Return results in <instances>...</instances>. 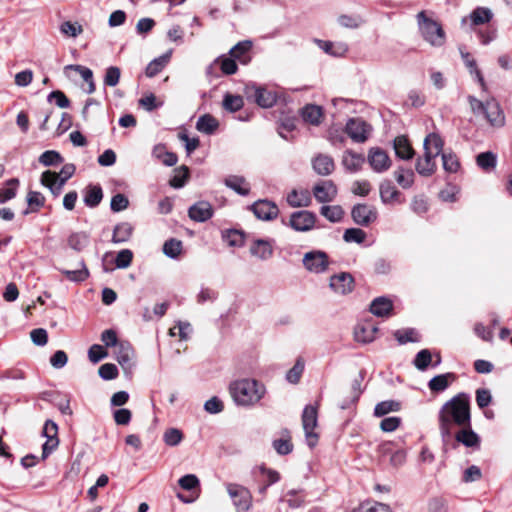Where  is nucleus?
<instances>
[{
	"label": "nucleus",
	"mask_w": 512,
	"mask_h": 512,
	"mask_svg": "<svg viewBox=\"0 0 512 512\" xmlns=\"http://www.w3.org/2000/svg\"><path fill=\"white\" fill-rule=\"evenodd\" d=\"M393 310L392 301L384 296L375 298L370 305V312L377 317H388Z\"/></svg>",
	"instance_id": "26"
},
{
	"label": "nucleus",
	"mask_w": 512,
	"mask_h": 512,
	"mask_svg": "<svg viewBox=\"0 0 512 512\" xmlns=\"http://www.w3.org/2000/svg\"><path fill=\"white\" fill-rule=\"evenodd\" d=\"M133 233V226L128 222L118 223L113 229L112 242L115 244L127 242Z\"/></svg>",
	"instance_id": "33"
},
{
	"label": "nucleus",
	"mask_w": 512,
	"mask_h": 512,
	"mask_svg": "<svg viewBox=\"0 0 512 512\" xmlns=\"http://www.w3.org/2000/svg\"><path fill=\"white\" fill-rule=\"evenodd\" d=\"M460 53L466 66L469 68L470 73L475 76L477 82L480 84L482 89L485 90L486 83L481 71L477 68L476 61L470 57V54L468 52L463 51L461 48Z\"/></svg>",
	"instance_id": "45"
},
{
	"label": "nucleus",
	"mask_w": 512,
	"mask_h": 512,
	"mask_svg": "<svg viewBox=\"0 0 512 512\" xmlns=\"http://www.w3.org/2000/svg\"><path fill=\"white\" fill-rule=\"evenodd\" d=\"M417 19L421 35L428 43L435 47L445 43V32L437 21L426 17L424 11L417 14Z\"/></svg>",
	"instance_id": "3"
},
{
	"label": "nucleus",
	"mask_w": 512,
	"mask_h": 512,
	"mask_svg": "<svg viewBox=\"0 0 512 512\" xmlns=\"http://www.w3.org/2000/svg\"><path fill=\"white\" fill-rule=\"evenodd\" d=\"M401 409V404L395 400H386L376 404L374 408V415L382 417L390 412H398Z\"/></svg>",
	"instance_id": "49"
},
{
	"label": "nucleus",
	"mask_w": 512,
	"mask_h": 512,
	"mask_svg": "<svg viewBox=\"0 0 512 512\" xmlns=\"http://www.w3.org/2000/svg\"><path fill=\"white\" fill-rule=\"evenodd\" d=\"M431 362H432V355H431L430 350L422 349L416 354V356L413 360V365L419 371H425L429 367Z\"/></svg>",
	"instance_id": "56"
},
{
	"label": "nucleus",
	"mask_w": 512,
	"mask_h": 512,
	"mask_svg": "<svg viewBox=\"0 0 512 512\" xmlns=\"http://www.w3.org/2000/svg\"><path fill=\"white\" fill-rule=\"evenodd\" d=\"M41 183L48 187L54 196H58L62 192V188L64 186V184L58 181V174L50 170L42 173Z\"/></svg>",
	"instance_id": "34"
},
{
	"label": "nucleus",
	"mask_w": 512,
	"mask_h": 512,
	"mask_svg": "<svg viewBox=\"0 0 512 512\" xmlns=\"http://www.w3.org/2000/svg\"><path fill=\"white\" fill-rule=\"evenodd\" d=\"M223 239L231 247H240L244 244L243 232L235 229L226 231L223 234Z\"/></svg>",
	"instance_id": "58"
},
{
	"label": "nucleus",
	"mask_w": 512,
	"mask_h": 512,
	"mask_svg": "<svg viewBox=\"0 0 512 512\" xmlns=\"http://www.w3.org/2000/svg\"><path fill=\"white\" fill-rule=\"evenodd\" d=\"M329 287L337 294H349L354 289V278L348 272H341L331 276Z\"/></svg>",
	"instance_id": "13"
},
{
	"label": "nucleus",
	"mask_w": 512,
	"mask_h": 512,
	"mask_svg": "<svg viewBox=\"0 0 512 512\" xmlns=\"http://www.w3.org/2000/svg\"><path fill=\"white\" fill-rule=\"evenodd\" d=\"M342 163L347 170L356 172L364 163V157L361 154L348 150L343 156Z\"/></svg>",
	"instance_id": "40"
},
{
	"label": "nucleus",
	"mask_w": 512,
	"mask_h": 512,
	"mask_svg": "<svg viewBox=\"0 0 512 512\" xmlns=\"http://www.w3.org/2000/svg\"><path fill=\"white\" fill-rule=\"evenodd\" d=\"M316 43L318 44L319 48L331 56L342 57L348 51V46L345 43H334L325 40H316Z\"/></svg>",
	"instance_id": "30"
},
{
	"label": "nucleus",
	"mask_w": 512,
	"mask_h": 512,
	"mask_svg": "<svg viewBox=\"0 0 512 512\" xmlns=\"http://www.w3.org/2000/svg\"><path fill=\"white\" fill-rule=\"evenodd\" d=\"M302 424L306 441L309 447H314L318 441V435L314 432L317 426V408L307 405L302 413Z\"/></svg>",
	"instance_id": "5"
},
{
	"label": "nucleus",
	"mask_w": 512,
	"mask_h": 512,
	"mask_svg": "<svg viewBox=\"0 0 512 512\" xmlns=\"http://www.w3.org/2000/svg\"><path fill=\"white\" fill-rule=\"evenodd\" d=\"M312 167L318 175L328 176L334 171L335 164L331 156L318 154L312 159Z\"/></svg>",
	"instance_id": "20"
},
{
	"label": "nucleus",
	"mask_w": 512,
	"mask_h": 512,
	"mask_svg": "<svg viewBox=\"0 0 512 512\" xmlns=\"http://www.w3.org/2000/svg\"><path fill=\"white\" fill-rule=\"evenodd\" d=\"M395 339L400 345L406 343H417L420 342V335L414 328L398 329L393 333Z\"/></svg>",
	"instance_id": "41"
},
{
	"label": "nucleus",
	"mask_w": 512,
	"mask_h": 512,
	"mask_svg": "<svg viewBox=\"0 0 512 512\" xmlns=\"http://www.w3.org/2000/svg\"><path fill=\"white\" fill-rule=\"evenodd\" d=\"M281 435V438L272 442V446L279 455H288L293 451L290 432L288 429H283Z\"/></svg>",
	"instance_id": "29"
},
{
	"label": "nucleus",
	"mask_w": 512,
	"mask_h": 512,
	"mask_svg": "<svg viewBox=\"0 0 512 512\" xmlns=\"http://www.w3.org/2000/svg\"><path fill=\"white\" fill-rule=\"evenodd\" d=\"M456 440L459 443H462L466 447H477L480 443L479 436L471 429V425L469 427H464V429L460 430L456 436Z\"/></svg>",
	"instance_id": "37"
},
{
	"label": "nucleus",
	"mask_w": 512,
	"mask_h": 512,
	"mask_svg": "<svg viewBox=\"0 0 512 512\" xmlns=\"http://www.w3.org/2000/svg\"><path fill=\"white\" fill-rule=\"evenodd\" d=\"M245 94L248 99L253 100L262 108L272 107L277 100V96L274 92L255 84L247 85Z\"/></svg>",
	"instance_id": "6"
},
{
	"label": "nucleus",
	"mask_w": 512,
	"mask_h": 512,
	"mask_svg": "<svg viewBox=\"0 0 512 512\" xmlns=\"http://www.w3.org/2000/svg\"><path fill=\"white\" fill-rule=\"evenodd\" d=\"M182 252V242L176 238H171L165 241L163 245V253L171 258H177Z\"/></svg>",
	"instance_id": "54"
},
{
	"label": "nucleus",
	"mask_w": 512,
	"mask_h": 512,
	"mask_svg": "<svg viewBox=\"0 0 512 512\" xmlns=\"http://www.w3.org/2000/svg\"><path fill=\"white\" fill-rule=\"evenodd\" d=\"M361 393H362L361 379H355L351 385V397L349 399L343 400V402L339 405V407L342 410L349 408L350 405H352L358 401Z\"/></svg>",
	"instance_id": "57"
},
{
	"label": "nucleus",
	"mask_w": 512,
	"mask_h": 512,
	"mask_svg": "<svg viewBox=\"0 0 512 512\" xmlns=\"http://www.w3.org/2000/svg\"><path fill=\"white\" fill-rule=\"evenodd\" d=\"M315 223L316 214L309 210L293 212L289 220V226L298 232H307L312 230Z\"/></svg>",
	"instance_id": "8"
},
{
	"label": "nucleus",
	"mask_w": 512,
	"mask_h": 512,
	"mask_svg": "<svg viewBox=\"0 0 512 512\" xmlns=\"http://www.w3.org/2000/svg\"><path fill=\"white\" fill-rule=\"evenodd\" d=\"M171 51L153 59L146 67L145 74L147 77H154L160 73L169 62Z\"/></svg>",
	"instance_id": "38"
},
{
	"label": "nucleus",
	"mask_w": 512,
	"mask_h": 512,
	"mask_svg": "<svg viewBox=\"0 0 512 512\" xmlns=\"http://www.w3.org/2000/svg\"><path fill=\"white\" fill-rule=\"evenodd\" d=\"M230 395L238 406L251 407L265 395V386L255 379H240L229 385Z\"/></svg>",
	"instance_id": "2"
},
{
	"label": "nucleus",
	"mask_w": 512,
	"mask_h": 512,
	"mask_svg": "<svg viewBox=\"0 0 512 512\" xmlns=\"http://www.w3.org/2000/svg\"><path fill=\"white\" fill-rule=\"evenodd\" d=\"M443 168L449 173H455L460 167L459 160L454 153H441Z\"/></svg>",
	"instance_id": "59"
},
{
	"label": "nucleus",
	"mask_w": 512,
	"mask_h": 512,
	"mask_svg": "<svg viewBox=\"0 0 512 512\" xmlns=\"http://www.w3.org/2000/svg\"><path fill=\"white\" fill-rule=\"evenodd\" d=\"M213 207L207 201H198L188 209V216L195 222H205L213 216Z\"/></svg>",
	"instance_id": "18"
},
{
	"label": "nucleus",
	"mask_w": 512,
	"mask_h": 512,
	"mask_svg": "<svg viewBox=\"0 0 512 512\" xmlns=\"http://www.w3.org/2000/svg\"><path fill=\"white\" fill-rule=\"evenodd\" d=\"M115 356L119 365L125 372H131L133 364L132 358L134 351L132 346L127 341H120L119 345L115 347Z\"/></svg>",
	"instance_id": "17"
},
{
	"label": "nucleus",
	"mask_w": 512,
	"mask_h": 512,
	"mask_svg": "<svg viewBox=\"0 0 512 512\" xmlns=\"http://www.w3.org/2000/svg\"><path fill=\"white\" fill-rule=\"evenodd\" d=\"M254 215L261 220L269 221L277 217L279 209L277 205L268 200H258L251 206Z\"/></svg>",
	"instance_id": "15"
},
{
	"label": "nucleus",
	"mask_w": 512,
	"mask_h": 512,
	"mask_svg": "<svg viewBox=\"0 0 512 512\" xmlns=\"http://www.w3.org/2000/svg\"><path fill=\"white\" fill-rule=\"evenodd\" d=\"M189 178V169L187 166L182 165L174 170V176L170 179L169 184L175 189L184 187Z\"/></svg>",
	"instance_id": "51"
},
{
	"label": "nucleus",
	"mask_w": 512,
	"mask_h": 512,
	"mask_svg": "<svg viewBox=\"0 0 512 512\" xmlns=\"http://www.w3.org/2000/svg\"><path fill=\"white\" fill-rule=\"evenodd\" d=\"M303 265L311 273H323L329 266L328 256L319 250L307 252L303 257Z\"/></svg>",
	"instance_id": "7"
},
{
	"label": "nucleus",
	"mask_w": 512,
	"mask_h": 512,
	"mask_svg": "<svg viewBox=\"0 0 512 512\" xmlns=\"http://www.w3.org/2000/svg\"><path fill=\"white\" fill-rule=\"evenodd\" d=\"M27 203L29 208L23 211L24 215L30 212H37L45 204V197L38 191H29L27 194Z\"/></svg>",
	"instance_id": "46"
},
{
	"label": "nucleus",
	"mask_w": 512,
	"mask_h": 512,
	"mask_svg": "<svg viewBox=\"0 0 512 512\" xmlns=\"http://www.w3.org/2000/svg\"><path fill=\"white\" fill-rule=\"evenodd\" d=\"M378 213L375 207L367 204H356L351 210V217L353 221L360 225L367 227L377 219Z\"/></svg>",
	"instance_id": "12"
},
{
	"label": "nucleus",
	"mask_w": 512,
	"mask_h": 512,
	"mask_svg": "<svg viewBox=\"0 0 512 512\" xmlns=\"http://www.w3.org/2000/svg\"><path fill=\"white\" fill-rule=\"evenodd\" d=\"M252 48V42L249 40L241 41L232 47L229 51L231 57L241 64L246 65L251 61L249 52Z\"/></svg>",
	"instance_id": "24"
},
{
	"label": "nucleus",
	"mask_w": 512,
	"mask_h": 512,
	"mask_svg": "<svg viewBox=\"0 0 512 512\" xmlns=\"http://www.w3.org/2000/svg\"><path fill=\"white\" fill-rule=\"evenodd\" d=\"M301 117L306 123L318 126L323 118L322 107L314 104H307L301 109Z\"/></svg>",
	"instance_id": "27"
},
{
	"label": "nucleus",
	"mask_w": 512,
	"mask_h": 512,
	"mask_svg": "<svg viewBox=\"0 0 512 512\" xmlns=\"http://www.w3.org/2000/svg\"><path fill=\"white\" fill-rule=\"evenodd\" d=\"M477 165L486 172L492 171L497 164V156L491 151L482 152L476 157Z\"/></svg>",
	"instance_id": "43"
},
{
	"label": "nucleus",
	"mask_w": 512,
	"mask_h": 512,
	"mask_svg": "<svg viewBox=\"0 0 512 512\" xmlns=\"http://www.w3.org/2000/svg\"><path fill=\"white\" fill-rule=\"evenodd\" d=\"M312 202L311 194L307 189H293L287 195V203L293 208L308 207Z\"/></svg>",
	"instance_id": "25"
},
{
	"label": "nucleus",
	"mask_w": 512,
	"mask_h": 512,
	"mask_svg": "<svg viewBox=\"0 0 512 512\" xmlns=\"http://www.w3.org/2000/svg\"><path fill=\"white\" fill-rule=\"evenodd\" d=\"M437 154H433L430 151L424 150L423 158H418L415 169L416 171L424 177L431 176L436 170L435 158Z\"/></svg>",
	"instance_id": "19"
},
{
	"label": "nucleus",
	"mask_w": 512,
	"mask_h": 512,
	"mask_svg": "<svg viewBox=\"0 0 512 512\" xmlns=\"http://www.w3.org/2000/svg\"><path fill=\"white\" fill-rule=\"evenodd\" d=\"M244 105V100L240 95L226 93L223 98V108L229 112L239 111Z\"/></svg>",
	"instance_id": "53"
},
{
	"label": "nucleus",
	"mask_w": 512,
	"mask_h": 512,
	"mask_svg": "<svg viewBox=\"0 0 512 512\" xmlns=\"http://www.w3.org/2000/svg\"><path fill=\"white\" fill-rule=\"evenodd\" d=\"M338 22L343 27L356 29L364 23V20L359 15H341Z\"/></svg>",
	"instance_id": "63"
},
{
	"label": "nucleus",
	"mask_w": 512,
	"mask_h": 512,
	"mask_svg": "<svg viewBox=\"0 0 512 512\" xmlns=\"http://www.w3.org/2000/svg\"><path fill=\"white\" fill-rule=\"evenodd\" d=\"M393 148L396 156L402 160H409L414 156V150L408 138L404 135H399L394 139Z\"/></svg>",
	"instance_id": "23"
},
{
	"label": "nucleus",
	"mask_w": 512,
	"mask_h": 512,
	"mask_svg": "<svg viewBox=\"0 0 512 512\" xmlns=\"http://www.w3.org/2000/svg\"><path fill=\"white\" fill-rule=\"evenodd\" d=\"M320 214L332 223L340 222L344 217V210L340 205H323Z\"/></svg>",
	"instance_id": "44"
},
{
	"label": "nucleus",
	"mask_w": 512,
	"mask_h": 512,
	"mask_svg": "<svg viewBox=\"0 0 512 512\" xmlns=\"http://www.w3.org/2000/svg\"><path fill=\"white\" fill-rule=\"evenodd\" d=\"M492 12L486 7H477L474 9L469 17L473 25H482L488 23L492 19Z\"/></svg>",
	"instance_id": "50"
},
{
	"label": "nucleus",
	"mask_w": 512,
	"mask_h": 512,
	"mask_svg": "<svg viewBox=\"0 0 512 512\" xmlns=\"http://www.w3.org/2000/svg\"><path fill=\"white\" fill-rule=\"evenodd\" d=\"M133 260V252L129 249H123L118 252L115 259V266L118 269H125L129 267Z\"/></svg>",
	"instance_id": "62"
},
{
	"label": "nucleus",
	"mask_w": 512,
	"mask_h": 512,
	"mask_svg": "<svg viewBox=\"0 0 512 512\" xmlns=\"http://www.w3.org/2000/svg\"><path fill=\"white\" fill-rule=\"evenodd\" d=\"M486 120L493 127H503L505 124V115L500 107V104L491 98L486 100V109L483 112Z\"/></svg>",
	"instance_id": "14"
},
{
	"label": "nucleus",
	"mask_w": 512,
	"mask_h": 512,
	"mask_svg": "<svg viewBox=\"0 0 512 512\" xmlns=\"http://www.w3.org/2000/svg\"><path fill=\"white\" fill-rule=\"evenodd\" d=\"M312 192L317 202L329 203L336 198L338 189L332 180H321L314 185Z\"/></svg>",
	"instance_id": "11"
},
{
	"label": "nucleus",
	"mask_w": 512,
	"mask_h": 512,
	"mask_svg": "<svg viewBox=\"0 0 512 512\" xmlns=\"http://www.w3.org/2000/svg\"><path fill=\"white\" fill-rule=\"evenodd\" d=\"M218 126V120L210 114L200 116L196 122V129L207 135L213 134L217 130Z\"/></svg>",
	"instance_id": "32"
},
{
	"label": "nucleus",
	"mask_w": 512,
	"mask_h": 512,
	"mask_svg": "<svg viewBox=\"0 0 512 512\" xmlns=\"http://www.w3.org/2000/svg\"><path fill=\"white\" fill-rule=\"evenodd\" d=\"M353 512H392L391 508L383 503H374L370 504H361L357 509H354Z\"/></svg>",
	"instance_id": "64"
},
{
	"label": "nucleus",
	"mask_w": 512,
	"mask_h": 512,
	"mask_svg": "<svg viewBox=\"0 0 512 512\" xmlns=\"http://www.w3.org/2000/svg\"><path fill=\"white\" fill-rule=\"evenodd\" d=\"M304 371V361L298 358L294 366L287 372L286 380L292 384H297Z\"/></svg>",
	"instance_id": "60"
},
{
	"label": "nucleus",
	"mask_w": 512,
	"mask_h": 512,
	"mask_svg": "<svg viewBox=\"0 0 512 512\" xmlns=\"http://www.w3.org/2000/svg\"><path fill=\"white\" fill-rule=\"evenodd\" d=\"M368 162L375 172L381 173L389 169L391 165L388 154L381 148H371L368 153Z\"/></svg>",
	"instance_id": "16"
},
{
	"label": "nucleus",
	"mask_w": 512,
	"mask_h": 512,
	"mask_svg": "<svg viewBox=\"0 0 512 512\" xmlns=\"http://www.w3.org/2000/svg\"><path fill=\"white\" fill-rule=\"evenodd\" d=\"M456 375L454 373H445L434 376L428 383V387L433 392H442L449 386V380L454 381Z\"/></svg>",
	"instance_id": "36"
},
{
	"label": "nucleus",
	"mask_w": 512,
	"mask_h": 512,
	"mask_svg": "<svg viewBox=\"0 0 512 512\" xmlns=\"http://www.w3.org/2000/svg\"><path fill=\"white\" fill-rule=\"evenodd\" d=\"M394 176L396 182L403 189L410 188L414 183V172L411 169H405L403 167H399L395 172Z\"/></svg>",
	"instance_id": "47"
},
{
	"label": "nucleus",
	"mask_w": 512,
	"mask_h": 512,
	"mask_svg": "<svg viewBox=\"0 0 512 512\" xmlns=\"http://www.w3.org/2000/svg\"><path fill=\"white\" fill-rule=\"evenodd\" d=\"M89 244V236L85 232L72 233L68 245L75 251H82Z\"/></svg>",
	"instance_id": "52"
},
{
	"label": "nucleus",
	"mask_w": 512,
	"mask_h": 512,
	"mask_svg": "<svg viewBox=\"0 0 512 512\" xmlns=\"http://www.w3.org/2000/svg\"><path fill=\"white\" fill-rule=\"evenodd\" d=\"M250 253L256 258L266 261L273 255L272 243L265 239H256L250 246Z\"/></svg>",
	"instance_id": "21"
},
{
	"label": "nucleus",
	"mask_w": 512,
	"mask_h": 512,
	"mask_svg": "<svg viewBox=\"0 0 512 512\" xmlns=\"http://www.w3.org/2000/svg\"><path fill=\"white\" fill-rule=\"evenodd\" d=\"M439 430L444 443L452 437L453 425L469 427L471 425L470 398L466 393H458L448 400L439 410Z\"/></svg>",
	"instance_id": "1"
},
{
	"label": "nucleus",
	"mask_w": 512,
	"mask_h": 512,
	"mask_svg": "<svg viewBox=\"0 0 512 512\" xmlns=\"http://www.w3.org/2000/svg\"><path fill=\"white\" fill-rule=\"evenodd\" d=\"M7 187L0 188V204H4L17 195V189L19 187V179L11 178L5 182Z\"/></svg>",
	"instance_id": "42"
},
{
	"label": "nucleus",
	"mask_w": 512,
	"mask_h": 512,
	"mask_svg": "<svg viewBox=\"0 0 512 512\" xmlns=\"http://www.w3.org/2000/svg\"><path fill=\"white\" fill-rule=\"evenodd\" d=\"M345 131L353 141L363 143L368 139L371 127L361 118H351L345 126Z\"/></svg>",
	"instance_id": "9"
},
{
	"label": "nucleus",
	"mask_w": 512,
	"mask_h": 512,
	"mask_svg": "<svg viewBox=\"0 0 512 512\" xmlns=\"http://www.w3.org/2000/svg\"><path fill=\"white\" fill-rule=\"evenodd\" d=\"M380 198L383 203H391L399 196V191L392 185L390 181H384L380 184Z\"/></svg>",
	"instance_id": "48"
},
{
	"label": "nucleus",
	"mask_w": 512,
	"mask_h": 512,
	"mask_svg": "<svg viewBox=\"0 0 512 512\" xmlns=\"http://www.w3.org/2000/svg\"><path fill=\"white\" fill-rule=\"evenodd\" d=\"M42 433L47 438L42 445V459H46L59 445L57 424L52 420H47Z\"/></svg>",
	"instance_id": "10"
},
{
	"label": "nucleus",
	"mask_w": 512,
	"mask_h": 512,
	"mask_svg": "<svg viewBox=\"0 0 512 512\" xmlns=\"http://www.w3.org/2000/svg\"><path fill=\"white\" fill-rule=\"evenodd\" d=\"M224 184L241 196H246L250 192V187L242 176L230 175L224 179Z\"/></svg>",
	"instance_id": "28"
},
{
	"label": "nucleus",
	"mask_w": 512,
	"mask_h": 512,
	"mask_svg": "<svg viewBox=\"0 0 512 512\" xmlns=\"http://www.w3.org/2000/svg\"><path fill=\"white\" fill-rule=\"evenodd\" d=\"M63 161L64 158L59 152L55 150H47L43 152L39 157V162L46 167L61 164Z\"/></svg>",
	"instance_id": "55"
},
{
	"label": "nucleus",
	"mask_w": 512,
	"mask_h": 512,
	"mask_svg": "<svg viewBox=\"0 0 512 512\" xmlns=\"http://www.w3.org/2000/svg\"><path fill=\"white\" fill-rule=\"evenodd\" d=\"M60 272L72 282H84L89 277V270L86 267L84 260L78 264V268L74 270L60 269Z\"/></svg>",
	"instance_id": "31"
},
{
	"label": "nucleus",
	"mask_w": 512,
	"mask_h": 512,
	"mask_svg": "<svg viewBox=\"0 0 512 512\" xmlns=\"http://www.w3.org/2000/svg\"><path fill=\"white\" fill-rule=\"evenodd\" d=\"M226 490L237 512H247L250 510L252 506V495L246 487L235 483H228Z\"/></svg>",
	"instance_id": "4"
},
{
	"label": "nucleus",
	"mask_w": 512,
	"mask_h": 512,
	"mask_svg": "<svg viewBox=\"0 0 512 512\" xmlns=\"http://www.w3.org/2000/svg\"><path fill=\"white\" fill-rule=\"evenodd\" d=\"M366 238V233L360 228H348L345 230L343 239L345 242H355L361 244Z\"/></svg>",
	"instance_id": "61"
},
{
	"label": "nucleus",
	"mask_w": 512,
	"mask_h": 512,
	"mask_svg": "<svg viewBox=\"0 0 512 512\" xmlns=\"http://www.w3.org/2000/svg\"><path fill=\"white\" fill-rule=\"evenodd\" d=\"M103 198V191L100 185H89L84 195V203L90 208L97 207Z\"/></svg>",
	"instance_id": "35"
},
{
	"label": "nucleus",
	"mask_w": 512,
	"mask_h": 512,
	"mask_svg": "<svg viewBox=\"0 0 512 512\" xmlns=\"http://www.w3.org/2000/svg\"><path fill=\"white\" fill-rule=\"evenodd\" d=\"M378 328L371 323L358 324L354 330V338L357 342L366 344L375 339Z\"/></svg>",
	"instance_id": "22"
},
{
	"label": "nucleus",
	"mask_w": 512,
	"mask_h": 512,
	"mask_svg": "<svg viewBox=\"0 0 512 512\" xmlns=\"http://www.w3.org/2000/svg\"><path fill=\"white\" fill-rule=\"evenodd\" d=\"M444 142L439 134L429 133L423 143L425 151H430L433 154L440 155L442 153Z\"/></svg>",
	"instance_id": "39"
}]
</instances>
